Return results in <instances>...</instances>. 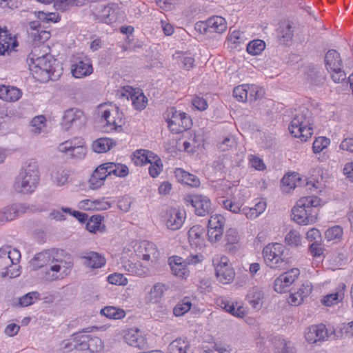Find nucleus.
Listing matches in <instances>:
<instances>
[{
	"label": "nucleus",
	"mask_w": 353,
	"mask_h": 353,
	"mask_svg": "<svg viewBox=\"0 0 353 353\" xmlns=\"http://www.w3.org/2000/svg\"><path fill=\"white\" fill-rule=\"evenodd\" d=\"M345 289V285L342 283L336 288L334 293L324 296L323 303L326 306H332L341 301L344 298Z\"/></svg>",
	"instance_id": "26"
},
{
	"label": "nucleus",
	"mask_w": 353,
	"mask_h": 353,
	"mask_svg": "<svg viewBox=\"0 0 353 353\" xmlns=\"http://www.w3.org/2000/svg\"><path fill=\"white\" fill-rule=\"evenodd\" d=\"M343 234V229L339 225H336L327 229L325 232V238L328 241L340 239Z\"/></svg>",
	"instance_id": "49"
},
{
	"label": "nucleus",
	"mask_w": 353,
	"mask_h": 353,
	"mask_svg": "<svg viewBox=\"0 0 353 353\" xmlns=\"http://www.w3.org/2000/svg\"><path fill=\"white\" fill-rule=\"evenodd\" d=\"M83 112L75 108H69L64 112L61 123L63 130L68 131L70 129H79L84 123Z\"/></svg>",
	"instance_id": "11"
},
{
	"label": "nucleus",
	"mask_w": 353,
	"mask_h": 353,
	"mask_svg": "<svg viewBox=\"0 0 353 353\" xmlns=\"http://www.w3.org/2000/svg\"><path fill=\"white\" fill-rule=\"evenodd\" d=\"M93 68L90 59L85 58L77 60L72 65L71 72L75 78H81L91 74Z\"/></svg>",
	"instance_id": "17"
},
{
	"label": "nucleus",
	"mask_w": 353,
	"mask_h": 353,
	"mask_svg": "<svg viewBox=\"0 0 353 353\" xmlns=\"http://www.w3.org/2000/svg\"><path fill=\"white\" fill-rule=\"evenodd\" d=\"M203 259V256L198 254H189L183 252L181 256H178V280L187 281L190 276L192 266L200 263Z\"/></svg>",
	"instance_id": "8"
},
{
	"label": "nucleus",
	"mask_w": 353,
	"mask_h": 353,
	"mask_svg": "<svg viewBox=\"0 0 353 353\" xmlns=\"http://www.w3.org/2000/svg\"><path fill=\"white\" fill-rule=\"evenodd\" d=\"M178 181L191 187H197L200 184V181L197 176L181 168H178Z\"/></svg>",
	"instance_id": "31"
},
{
	"label": "nucleus",
	"mask_w": 353,
	"mask_h": 353,
	"mask_svg": "<svg viewBox=\"0 0 353 353\" xmlns=\"http://www.w3.org/2000/svg\"><path fill=\"white\" fill-rule=\"evenodd\" d=\"M22 95L20 89L14 86L0 85V99L6 101H17Z\"/></svg>",
	"instance_id": "23"
},
{
	"label": "nucleus",
	"mask_w": 353,
	"mask_h": 353,
	"mask_svg": "<svg viewBox=\"0 0 353 353\" xmlns=\"http://www.w3.org/2000/svg\"><path fill=\"white\" fill-rule=\"evenodd\" d=\"M52 259L48 252H43L37 254L30 261V267L32 270H37L44 266L49 268Z\"/></svg>",
	"instance_id": "25"
},
{
	"label": "nucleus",
	"mask_w": 353,
	"mask_h": 353,
	"mask_svg": "<svg viewBox=\"0 0 353 353\" xmlns=\"http://www.w3.org/2000/svg\"><path fill=\"white\" fill-rule=\"evenodd\" d=\"M46 119L44 116L39 115L34 117L30 123H31V132L34 134H39L41 133L43 128H44L46 125Z\"/></svg>",
	"instance_id": "38"
},
{
	"label": "nucleus",
	"mask_w": 353,
	"mask_h": 353,
	"mask_svg": "<svg viewBox=\"0 0 353 353\" xmlns=\"http://www.w3.org/2000/svg\"><path fill=\"white\" fill-rule=\"evenodd\" d=\"M73 265V259L70 254L63 250L57 252L56 256L53 257L49 268L46 267L41 271L42 277L46 281H52L60 279V276L68 274Z\"/></svg>",
	"instance_id": "3"
},
{
	"label": "nucleus",
	"mask_w": 353,
	"mask_h": 353,
	"mask_svg": "<svg viewBox=\"0 0 353 353\" xmlns=\"http://www.w3.org/2000/svg\"><path fill=\"white\" fill-rule=\"evenodd\" d=\"M111 113L110 111L108 110H105L101 115V117L103 118L106 122L107 125H113V129L116 131H120L122 130V125H121V119L119 120V121H117V120L113 119L112 122L110 121Z\"/></svg>",
	"instance_id": "55"
},
{
	"label": "nucleus",
	"mask_w": 353,
	"mask_h": 353,
	"mask_svg": "<svg viewBox=\"0 0 353 353\" xmlns=\"http://www.w3.org/2000/svg\"><path fill=\"white\" fill-rule=\"evenodd\" d=\"M236 145V141L233 136L228 135L217 144L218 148L221 151H227L232 148Z\"/></svg>",
	"instance_id": "50"
},
{
	"label": "nucleus",
	"mask_w": 353,
	"mask_h": 353,
	"mask_svg": "<svg viewBox=\"0 0 353 353\" xmlns=\"http://www.w3.org/2000/svg\"><path fill=\"white\" fill-rule=\"evenodd\" d=\"M250 85L243 84L234 88L233 96L240 102H245L248 98Z\"/></svg>",
	"instance_id": "37"
},
{
	"label": "nucleus",
	"mask_w": 353,
	"mask_h": 353,
	"mask_svg": "<svg viewBox=\"0 0 353 353\" xmlns=\"http://www.w3.org/2000/svg\"><path fill=\"white\" fill-rule=\"evenodd\" d=\"M209 32L216 33H223L227 29L226 21L220 16H213L208 19Z\"/></svg>",
	"instance_id": "27"
},
{
	"label": "nucleus",
	"mask_w": 353,
	"mask_h": 353,
	"mask_svg": "<svg viewBox=\"0 0 353 353\" xmlns=\"http://www.w3.org/2000/svg\"><path fill=\"white\" fill-rule=\"evenodd\" d=\"M224 223V217L221 214H216L210 216L208 221V228L223 230Z\"/></svg>",
	"instance_id": "44"
},
{
	"label": "nucleus",
	"mask_w": 353,
	"mask_h": 353,
	"mask_svg": "<svg viewBox=\"0 0 353 353\" xmlns=\"http://www.w3.org/2000/svg\"><path fill=\"white\" fill-rule=\"evenodd\" d=\"M300 274L297 268H292L281 274L274 282V289L276 292L283 293L296 281Z\"/></svg>",
	"instance_id": "14"
},
{
	"label": "nucleus",
	"mask_w": 353,
	"mask_h": 353,
	"mask_svg": "<svg viewBox=\"0 0 353 353\" xmlns=\"http://www.w3.org/2000/svg\"><path fill=\"white\" fill-rule=\"evenodd\" d=\"M26 203H14L0 210V222L7 223L15 219L18 216L32 211V208Z\"/></svg>",
	"instance_id": "12"
},
{
	"label": "nucleus",
	"mask_w": 353,
	"mask_h": 353,
	"mask_svg": "<svg viewBox=\"0 0 353 353\" xmlns=\"http://www.w3.org/2000/svg\"><path fill=\"white\" fill-rule=\"evenodd\" d=\"M125 341L130 345L143 349L146 345L145 339L140 334L137 328H132L125 332Z\"/></svg>",
	"instance_id": "19"
},
{
	"label": "nucleus",
	"mask_w": 353,
	"mask_h": 353,
	"mask_svg": "<svg viewBox=\"0 0 353 353\" xmlns=\"http://www.w3.org/2000/svg\"><path fill=\"white\" fill-rule=\"evenodd\" d=\"M168 287L162 283H155L145 296L146 304H157L161 302L163 293Z\"/></svg>",
	"instance_id": "18"
},
{
	"label": "nucleus",
	"mask_w": 353,
	"mask_h": 353,
	"mask_svg": "<svg viewBox=\"0 0 353 353\" xmlns=\"http://www.w3.org/2000/svg\"><path fill=\"white\" fill-rule=\"evenodd\" d=\"M176 113V110L174 107H171L168 108L166 112L164 113V118L168 123V127L172 134H175L176 133V129L175 128L176 123L172 120L174 117V114Z\"/></svg>",
	"instance_id": "41"
},
{
	"label": "nucleus",
	"mask_w": 353,
	"mask_h": 353,
	"mask_svg": "<svg viewBox=\"0 0 353 353\" xmlns=\"http://www.w3.org/2000/svg\"><path fill=\"white\" fill-rule=\"evenodd\" d=\"M246 299L254 310H259L263 304L264 293L257 287H253L249 290Z\"/></svg>",
	"instance_id": "22"
},
{
	"label": "nucleus",
	"mask_w": 353,
	"mask_h": 353,
	"mask_svg": "<svg viewBox=\"0 0 353 353\" xmlns=\"http://www.w3.org/2000/svg\"><path fill=\"white\" fill-rule=\"evenodd\" d=\"M40 294L37 292H31L19 299V305L21 307H27L34 303L36 300L39 299Z\"/></svg>",
	"instance_id": "42"
},
{
	"label": "nucleus",
	"mask_w": 353,
	"mask_h": 353,
	"mask_svg": "<svg viewBox=\"0 0 353 353\" xmlns=\"http://www.w3.org/2000/svg\"><path fill=\"white\" fill-rule=\"evenodd\" d=\"M97 0H55L54 7L58 10L64 11L69 7L74 5L79 6L84 5L88 2H95Z\"/></svg>",
	"instance_id": "30"
},
{
	"label": "nucleus",
	"mask_w": 353,
	"mask_h": 353,
	"mask_svg": "<svg viewBox=\"0 0 353 353\" xmlns=\"http://www.w3.org/2000/svg\"><path fill=\"white\" fill-rule=\"evenodd\" d=\"M285 242L291 246H298L301 243V236L297 231H290L285 238Z\"/></svg>",
	"instance_id": "52"
},
{
	"label": "nucleus",
	"mask_w": 353,
	"mask_h": 353,
	"mask_svg": "<svg viewBox=\"0 0 353 353\" xmlns=\"http://www.w3.org/2000/svg\"><path fill=\"white\" fill-rule=\"evenodd\" d=\"M299 179L296 175L284 176L281 179L283 186L288 187L289 189H294L296 187V180Z\"/></svg>",
	"instance_id": "61"
},
{
	"label": "nucleus",
	"mask_w": 353,
	"mask_h": 353,
	"mask_svg": "<svg viewBox=\"0 0 353 353\" xmlns=\"http://www.w3.org/2000/svg\"><path fill=\"white\" fill-rule=\"evenodd\" d=\"M168 217L164 220L167 228L172 230H176V228H174V225L176 223V210L175 208H171L167 212Z\"/></svg>",
	"instance_id": "54"
},
{
	"label": "nucleus",
	"mask_w": 353,
	"mask_h": 353,
	"mask_svg": "<svg viewBox=\"0 0 353 353\" xmlns=\"http://www.w3.org/2000/svg\"><path fill=\"white\" fill-rule=\"evenodd\" d=\"M181 123H179V128H178V134L180 132L186 131L192 125V119L189 115H188L185 112H181L179 114Z\"/></svg>",
	"instance_id": "48"
},
{
	"label": "nucleus",
	"mask_w": 353,
	"mask_h": 353,
	"mask_svg": "<svg viewBox=\"0 0 353 353\" xmlns=\"http://www.w3.org/2000/svg\"><path fill=\"white\" fill-rule=\"evenodd\" d=\"M100 313L109 319H121L125 315L123 309L117 308L112 306H107L101 309Z\"/></svg>",
	"instance_id": "32"
},
{
	"label": "nucleus",
	"mask_w": 353,
	"mask_h": 353,
	"mask_svg": "<svg viewBox=\"0 0 353 353\" xmlns=\"http://www.w3.org/2000/svg\"><path fill=\"white\" fill-rule=\"evenodd\" d=\"M195 59L189 51H178V72L183 76H187L195 65Z\"/></svg>",
	"instance_id": "16"
},
{
	"label": "nucleus",
	"mask_w": 353,
	"mask_h": 353,
	"mask_svg": "<svg viewBox=\"0 0 353 353\" xmlns=\"http://www.w3.org/2000/svg\"><path fill=\"white\" fill-rule=\"evenodd\" d=\"M108 174H113L119 177H125L129 174L128 168L125 165L109 162Z\"/></svg>",
	"instance_id": "34"
},
{
	"label": "nucleus",
	"mask_w": 353,
	"mask_h": 353,
	"mask_svg": "<svg viewBox=\"0 0 353 353\" xmlns=\"http://www.w3.org/2000/svg\"><path fill=\"white\" fill-rule=\"evenodd\" d=\"M38 165L36 162H30L23 168L15 179L14 189L16 192L29 194L34 192L39 183Z\"/></svg>",
	"instance_id": "4"
},
{
	"label": "nucleus",
	"mask_w": 353,
	"mask_h": 353,
	"mask_svg": "<svg viewBox=\"0 0 353 353\" xmlns=\"http://www.w3.org/2000/svg\"><path fill=\"white\" fill-rule=\"evenodd\" d=\"M223 233V230L208 228V240L212 243H216L221 240Z\"/></svg>",
	"instance_id": "60"
},
{
	"label": "nucleus",
	"mask_w": 353,
	"mask_h": 353,
	"mask_svg": "<svg viewBox=\"0 0 353 353\" xmlns=\"http://www.w3.org/2000/svg\"><path fill=\"white\" fill-rule=\"evenodd\" d=\"M310 115L311 112L305 107L296 110L289 126L290 134L304 141L311 137L313 129L310 127Z\"/></svg>",
	"instance_id": "5"
},
{
	"label": "nucleus",
	"mask_w": 353,
	"mask_h": 353,
	"mask_svg": "<svg viewBox=\"0 0 353 353\" xmlns=\"http://www.w3.org/2000/svg\"><path fill=\"white\" fill-rule=\"evenodd\" d=\"M225 238L228 243L235 244L239 241V235L236 229L230 228L226 232Z\"/></svg>",
	"instance_id": "62"
},
{
	"label": "nucleus",
	"mask_w": 353,
	"mask_h": 353,
	"mask_svg": "<svg viewBox=\"0 0 353 353\" xmlns=\"http://www.w3.org/2000/svg\"><path fill=\"white\" fill-rule=\"evenodd\" d=\"M95 20H99L105 23H111L116 21L115 10L112 6L98 4L93 11Z\"/></svg>",
	"instance_id": "15"
},
{
	"label": "nucleus",
	"mask_w": 353,
	"mask_h": 353,
	"mask_svg": "<svg viewBox=\"0 0 353 353\" xmlns=\"http://www.w3.org/2000/svg\"><path fill=\"white\" fill-rule=\"evenodd\" d=\"M78 141V147L73 146V149L69 151L70 154L75 158L81 159L83 158L86 154V148L84 146L83 139L76 138L75 141Z\"/></svg>",
	"instance_id": "40"
},
{
	"label": "nucleus",
	"mask_w": 353,
	"mask_h": 353,
	"mask_svg": "<svg viewBox=\"0 0 353 353\" xmlns=\"http://www.w3.org/2000/svg\"><path fill=\"white\" fill-rule=\"evenodd\" d=\"M312 285L311 283L306 281L298 289V290L292 293L290 296L289 303L291 305H299L303 302L305 297H307L312 292Z\"/></svg>",
	"instance_id": "20"
},
{
	"label": "nucleus",
	"mask_w": 353,
	"mask_h": 353,
	"mask_svg": "<svg viewBox=\"0 0 353 353\" xmlns=\"http://www.w3.org/2000/svg\"><path fill=\"white\" fill-rule=\"evenodd\" d=\"M97 329L96 327H88L73 334L72 336L75 341L74 347L78 350H89L92 353L101 351L103 349V343L99 337L89 334H82V333H89Z\"/></svg>",
	"instance_id": "7"
},
{
	"label": "nucleus",
	"mask_w": 353,
	"mask_h": 353,
	"mask_svg": "<svg viewBox=\"0 0 353 353\" xmlns=\"http://www.w3.org/2000/svg\"><path fill=\"white\" fill-rule=\"evenodd\" d=\"M203 235V229H201L199 226L195 225L191 228L188 232V241L191 247H197L201 245L203 242L202 239Z\"/></svg>",
	"instance_id": "29"
},
{
	"label": "nucleus",
	"mask_w": 353,
	"mask_h": 353,
	"mask_svg": "<svg viewBox=\"0 0 353 353\" xmlns=\"http://www.w3.org/2000/svg\"><path fill=\"white\" fill-rule=\"evenodd\" d=\"M115 142L109 138H99L92 143V149L95 152L103 153L109 151Z\"/></svg>",
	"instance_id": "28"
},
{
	"label": "nucleus",
	"mask_w": 353,
	"mask_h": 353,
	"mask_svg": "<svg viewBox=\"0 0 353 353\" xmlns=\"http://www.w3.org/2000/svg\"><path fill=\"white\" fill-rule=\"evenodd\" d=\"M232 349L230 345L221 342H215L212 345V353H231Z\"/></svg>",
	"instance_id": "53"
},
{
	"label": "nucleus",
	"mask_w": 353,
	"mask_h": 353,
	"mask_svg": "<svg viewBox=\"0 0 353 353\" xmlns=\"http://www.w3.org/2000/svg\"><path fill=\"white\" fill-rule=\"evenodd\" d=\"M11 35L8 33L6 28L0 27V54L3 55L10 48Z\"/></svg>",
	"instance_id": "33"
},
{
	"label": "nucleus",
	"mask_w": 353,
	"mask_h": 353,
	"mask_svg": "<svg viewBox=\"0 0 353 353\" xmlns=\"http://www.w3.org/2000/svg\"><path fill=\"white\" fill-rule=\"evenodd\" d=\"M81 258L84 260L83 264L88 268H99L105 263V259L94 252L82 253Z\"/></svg>",
	"instance_id": "21"
},
{
	"label": "nucleus",
	"mask_w": 353,
	"mask_h": 353,
	"mask_svg": "<svg viewBox=\"0 0 353 353\" xmlns=\"http://www.w3.org/2000/svg\"><path fill=\"white\" fill-rule=\"evenodd\" d=\"M102 169H96L89 180L90 188L92 190L97 189L103 184V180H101V179H100V176L98 175V173Z\"/></svg>",
	"instance_id": "57"
},
{
	"label": "nucleus",
	"mask_w": 353,
	"mask_h": 353,
	"mask_svg": "<svg viewBox=\"0 0 353 353\" xmlns=\"http://www.w3.org/2000/svg\"><path fill=\"white\" fill-rule=\"evenodd\" d=\"M213 262L218 281L223 284L231 283L234 280L235 273L229 263L228 257L222 256L220 258L215 259Z\"/></svg>",
	"instance_id": "10"
},
{
	"label": "nucleus",
	"mask_w": 353,
	"mask_h": 353,
	"mask_svg": "<svg viewBox=\"0 0 353 353\" xmlns=\"http://www.w3.org/2000/svg\"><path fill=\"white\" fill-rule=\"evenodd\" d=\"M330 141L325 137H319L315 139L313 143L312 149L314 153H319L323 149L326 148L330 144Z\"/></svg>",
	"instance_id": "46"
},
{
	"label": "nucleus",
	"mask_w": 353,
	"mask_h": 353,
	"mask_svg": "<svg viewBox=\"0 0 353 353\" xmlns=\"http://www.w3.org/2000/svg\"><path fill=\"white\" fill-rule=\"evenodd\" d=\"M321 199L317 196H304L299 199L292 208V219L299 225H309L316 222Z\"/></svg>",
	"instance_id": "1"
},
{
	"label": "nucleus",
	"mask_w": 353,
	"mask_h": 353,
	"mask_svg": "<svg viewBox=\"0 0 353 353\" xmlns=\"http://www.w3.org/2000/svg\"><path fill=\"white\" fill-rule=\"evenodd\" d=\"M192 307L190 297H185L178 303V316L183 315L188 312Z\"/></svg>",
	"instance_id": "58"
},
{
	"label": "nucleus",
	"mask_w": 353,
	"mask_h": 353,
	"mask_svg": "<svg viewBox=\"0 0 353 353\" xmlns=\"http://www.w3.org/2000/svg\"><path fill=\"white\" fill-rule=\"evenodd\" d=\"M308 78L310 79L312 83L316 85H319L325 82V77L323 73L318 70L314 68L310 70L308 72Z\"/></svg>",
	"instance_id": "45"
},
{
	"label": "nucleus",
	"mask_w": 353,
	"mask_h": 353,
	"mask_svg": "<svg viewBox=\"0 0 353 353\" xmlns=\"http://www.w3.org/2000/svg\"><path fill=\"white\" fill-rule=\"evenodd\" d=\"M222 205L223 208L233 213H240L242 212V205L236 202H233L231 200H223Z\"/></svg>",
	"instance_id": "56"
},
{
	"label": "nucleus",
	"mask_w": 353,
	"mask_h": 353,
	"mask_svg": "<svg viewBox=\"0 0 353 353\" xmlns=\"http://www.w3.org/2000/svg\"><path fill=\"white\" fill-rule=\"evenodd\" d=\"M163 167V164L161 159H157L155 161L152 163L149 168V174L150 175L155 178L160 174L161 169Z\"/></svg>",
	"instance_id": "59"
},
{
	"label": "nucleus",
	"mask_w": 353,
	"mask_h": 353,
	"mask_svg": "<svg viewBox=\"0 0 353 353\" xmlns=\"http://www.w3.org/2000/svg\"><path fill=\"white\" fill-rule=\"evenodd\" d=\"M325 66L329 72L342 67V60L339 53L335 50H329L325 57Z\"/></svg>",
	"instance_id": "24"
},
{
	"label": "nucleus",
	"mask_w": 353,
	"mask_h": 353,
	"mask_svg": "<svg viewBox=\"0 0 353 353\" xmlns=\"http://www.w3.org/2000/svg\"><path fill=\"white\" fill-rule=\"evenodd\" d=\"M131 99L132 105L137 110H143L148 103V98L143 93L138 95H132Z\"/></svg>",
	"instance_id": "43"
},
{
	"label": "nucleus",
	"mask_w": 353,
	"mask_h": 353,
	"mask_svg": "<svg viewBox=\"0 0 353 353\" xmlns=\"http://www.w3.org/2000/svg\"><path fill=\"white\" fill-rule=\"evenodd\" d=\"M331 78L335 83L342 82L346 79V74L342 70V67L339 68V70H332L330 72Z\"/></svg>",
	"instance_id": "63"
},
{
	"label": "nucleus",
	"mask_w": 353,
	"mask_h": 353,
	"mask_svg": "<svg viewBox=\"0 0 353 353\" xmlns=\"http://www.w3.org/2000/svg\"><path fill=\"white\" fill-rule=\"evenodd\" d=\"M265 47L263 41L257 39L250 41L247 46V52L252 55L259 54Z\"/></svg>",
	"instance_id": "39"
},
{
	"label": "nucleus",
	"mask_w": 353,
	"mask_h": 353,
	"mask_svg": "<svg viewBox=\"0 0 353 353\" xmlns=\"http://www.w3.org/2000/svg\"><path fill=\"white\" fill-rule=\"evenodd\" d=\"M221 307H223L226 312L237 317H243L245 316V310L243 307L239 306L236 308L232 303L222 301Z\"/></svg>",
	"instance_id": "36"
},
{
	"label": "nucleus",
	"mask_w": 353,
	"mask_h": 353,
	"mask_svg": "<svg viewBox=\"0 0 353 353\" xmlns=\"http://www.w3.org/2000/svg\"><path fill=\"white\" fill-rule=\"evenodd\" d=\"M250 163L252 168L258 170H263L265 168V164L261 159L254 155H250Z\"/></svg>",
	"instance_id": "64"
},
{
	"label": "nucleus",
	"mask_w": 353,
	"mask_h": 353,
	"mask_svg": "<svg viewBox=\"0 0 353 353\" xmlns=\"http://www.w3.org/2000/svg\"><path fill=\"white\" fill-rule=\"evenodd\" d=\"M183 201L187 205L190 204L194 208L195 213L198 216H204L211 210V201L205 196L187 195L184 196Z\"/></svg>",
	"instance_id": "13"
},
{
	"label": "nucleus",
	"mask_w": 353,
	"mask_h": 353,
	"mask_svg": "<svg viewBox=\"0 0 353 353\" xmlns=\"http://www.w3.org/2000/svg\"><path fill=\"white\" fill-rule=\"evenodd\" d=\"M103 217L100 215L92 216L86 223V229L91 232H96L100 228Z\"/></svg>",
	"instance_id": "47"
},
{
	"label": "nucleus",
	"mask_w": 353,
	"mask_h": 353,
	"mask_svg": "<svg viewBox=\"0 0 353 353\" xmlns=\"http://www.w3.org/2000/svg\"><path fill=\"white\" fill-rule=\"evenodd\" d=\"M30 70L45 81L57 80L61 74L62 68L51 55L46 54L35 57L33 53L29 55Z\"/></svg>",
	"instance_id": "2"
},
{
	"label": "nucleus",
	"mask_w": 353,
	"mask_h": 353,
	"mask_svg": "<svg viewBox=\"0 0 353 353\" xmlns=\"http://www.w3.org/2000/svg\"><path fill=\"white\" fill-rule=\"evenodd\" d=\"M263 256L265 264L272 269H285L290 263L288 250L283 245L278 243L265 246Z\"/></svg>",
	"instance_id": "6"
},
{
	"label": "nucleus",
	"mask_w": 353,
	"mask_h": 353,
	"mask_svg": "<svg viewBox=\"0 0 353 353\" xmlns=\"http://www.w3.org/2000/svg\"><path fill=\"white\" fill-rule=\"evenodd\" d=\"M108 281L112 285H125L128 283V279L123 274L114 273L108 276Z\"/></svg>",
	"instance_id": "51"
},
{
	"label": "nucleus",
	"mask_w": 353,
	"mask_h": 353,
	"mask_svg": "<svg viewBox=\"0 0 353 353\" xmlns=\"http://www.w3.org/2000/svg\"><path fill=\"white\" fill-rule=\"evenodd\" d=\"M292 27L290 23L284 24L280 27L278 37L283 43H285L292 40L293 37Z\"/></svg>",
	"instance_id": "35"
},
{
	"label": "nucleus",
	"mask_w": 353,
	"mask_h": 353,
	"mask_svg": "<svg viewBox=\"0 0 353 353\" xmlns=\"http://www.w3.org/2000/svg\"><path fill=\"white\" fill-rule=\"evenodd\" d=\"M305 338L309 343H316L329 338L335 339V331L333 328H327L323 324L312 325L307 329Z\"/></svg>",
	"instance_id": "9"
}]
</instances>
